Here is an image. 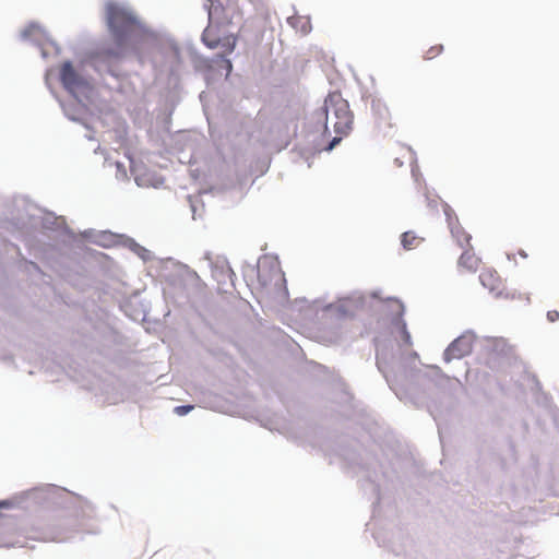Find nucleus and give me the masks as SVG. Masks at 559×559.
Masks as SVG:
<instances>
[{
	"label": "nucleus",
	"instance_id": "obj_1",
	"mask_svg": "<svg viewBox=\"0 0 559 559\" xmlns=\"http://www.w3.org/2000/svg\"><path fill=\"white\" fill-rule=\"evenodd\" d=\"M104 10L114 35H153L146 21L129 3L108 0Z\"/></svg>",
	"mask_w": 559,
	"mask_h": 559
},
{
	"label": "nucleus",
	"instance_id": "obj_2",
	"mask_svg": "<svg viewBox=\"0 0 559 559\" xmlns=\"http://www.w3.org/2000/svg\"><path fill=\"white\" fill-rule=\"evenodd\" d=\"M325 112V131L329 130V124H332L333 130L340 136H335L326 150L331 151L341 140L342 135L347 134L352 128L353 116L349 110L348 103L341 97V95H330L324 102Z\"/></svg>",
	"mask_w": 559,
	"mask_h": 559
},
{
	"label": "nucleus",
	"instance_id": "obj_3",
	"mask_svg": "<svg viewBox=\"0 0 559 559\" xmlns=\"http://www.w3.org/2000/svg\"><path fill=\"white\" fill-rule=\"evenodd\" d=\"M60 81L63 87L73 95L90 90V83L74 70L69 61L61 66Z\"/></svg>",
	"mask_w": 559,
	"mask_h": 559
},
{
	"label": "nucleus",
	"instance_id": "obj_4",
	"mask_svg": "<svg viewBox=\"0 0 559 559\" xmlns=\"http://www.w3.org/2000/svg\"><path fill=\"white\" fill-rule=\"evenodd\" d=\"M474 335L465 333L455 338L444 350L443 359L450 362L453 359H461L469 355L473 350Z\"/></svg>",
	"mask_w": 559,
	"mask_h": 559
},
{
	"label": "nucleus",
	"instance_id": "obj_5",
	"mask_svg": "<svg viewBox=\"0 0 559 559\" xmlns=\"http://www.w3.org/2000/svg\"><path fill=\"white\" fill-rule=\"evenodd\" d=\"M479 281L495 297L503 296L504 283L496 270L484 269L479 274Z\"/></svg>",
	"mask_w": 559,
	"mask_h": 559
},
{
	"label": "nucleus",
	"instance_id": "obj_6",
	"mask_svg": "<svg viewBox=\"0 0 559 559\" xmlns=\"http://www.w3.org/2000/svg\"><path fill=\"white\" fill-rule=\"evenodd\" d=\"M450 212H451V209L447 205L445 214L448 216V224H449L452 237L455 239L456 243L461 248L466 249V248L472 247L471 246L472 236L461 226V224L457 221V217H452Z\"/></svg>",
	"mask_w": 559,
	"mask_h": 559
},
{
	"label": "nucleus",
	"instance_id": "obj_7",
	"mask_svg": "<svg viewBox=\"0 0 559 559\" xmlns=\"http://www.w3.org/2000/svg\"><path fill=\"white\" fill-rule=\"evenodd\" d=\"M481 264V259L478 258L472 250V247L466 248L457 260V270L461 273H476Z\"/></svg>",
	"mask_w": 559,
	"mask_h": 559
},
{
	"label": "nucleus",
	"instance_id": "obj_8",
	"mask_svg": "<svg viewBox=\"0 0 559 559\" xmlns=\"http://www.w3.org/2000/svg\"><path fill=\"white\" fill-rule=\"evenodd\" d=\"M287 23L296 33H300L304 35L310 33L312 29L309 16L295 14L287 19Z\"/></svg>",
	"mask_w": 559,
	"mask_h": 559
},
{
	"label": "nucleus",
	"instance_id": "obj_9",
	"mask_svg": "<svg viewBox=\"0 0 559 559\" xmlns=\"http://www.w3.org/2000/svg\"><path fill=\"white\" fill-rule=\"evenodd\" d=\"M425 238L418 236L414 231H405L401 237V242L404 249L412 250L419 247L424 242Z\"/></svg>",
	"mask_w": 559,
	"mask_h": 559
},
{
	"label": "nucleus",
	"instance_id": "obj_10",
	"mask_svg": "<svg viewBox=\"0 0 559 559\" xmlns=\"http://www.w3.org/2000/svg\"><path fill=\"white\" fill-rule=\"evenodd\" d=\"M372 109H373L374 114L377 115L380 124L383 123V124L391 126L390 112L384 105H382L380 103L373 104Z\"/></svg>",
	"mask_w": 559,
	"mask_h": 559
},
{
	"label": "nucleus",
	"instance_id": "obj_11",
	"mask_svg": "<svg viewBox=\"0 0 559 559\" xmlns=\"http://www.w3.org/2000/svg\"><path fill=\"white\" fill-rule=\"evenodd\" d=\"M44 33H46V28L41 24L37 22H31L24 27L21 35H41Z\"/></svg>",
	"mask_w": 559,
	"mask_h": 559
},
{
	"label": "nucleus",
	"instance_id": "obj_12",
	"mask_svg": "<svg viewBox=\"0 0 559 559\" xmlns=\"http://www.w3.org/2000/svg\"><path fill=\"white\" fill-rule=\"evenodd\" d=\"M230 38L231 37H207V36H204V37H202V40L207 47L215 48L221 44L222 40L229 44Z\"/></svg>",
	"mask_w": 559,
	"mask_h": 559
},
{
	"label": "nucleus",
	"instance_id": "obj_13",
	"mask_svg": "<svg viewBox=\"0 0 559 559\" xmlns=\"http://www.w3.org/2000/svg\"><path fill=\"white\" fill-rule=\"evenodd\" d=\"M442 51V46H433L431 47L427 52L425 58L426 59H432L436 56H438Z\"/></svg>",
	"mask_w": 559,
	"mask_h": 559
},
{
	"label": "nucleus",
	"instance_id": "obj_14",
	"mask_svg": "<svg viewBox=\"0 0 559 559\" xmlns=\"http://www.w3.org/2000/svg\"><path fill=\"white\" fill-rule=\"evenodd\" d=\"M401 333H402L404 343L406 345H412L411 334L408 333V331L406 329V324L404 322H402V325H401Z\"/></svg>",
	"mask_w": 559,
	"mask_h": 559
},
{
	"label": "nucleus",
	"instance_id": "obj_15",
	"mask_svg": "<svg viewBox=\"0 0 559 559\" xmlns=\"http://www.w3.org/2000/svg\"><path fill=\"white\" fill-rule=\"evenodd\" d=\"M191 409H193V405H181L175 407L174 412L179 416H183L188 414Z\"/></svg>",
	"mask_w": 559,
	"mask_h": 559
},
{
	"label": "nucleus",
	"instance_id": "obj_16",
	"mask_svg": "<svg viewBox=\"0 0 559 559\" xmlns=\"http://www.w3.org/2000/svg\"><path fill=\"white\" fill-rule=\"evenodd\" d=\"M547 320L549 322H551V323L558 321L559 320V311H557V310H549L547 312Z\"/></svg>",
	"mask_w": 559,
	"mask_h": 559
},
{
	"label": "nucleus",
	"instance_id": "obj_17",
	"mask_svg": "<svg viewBox=\"0 0 559 559\" xmlns=\"http://www.w3.org/2000/svg\"><path fill=\"white\" fill-rule=\"evenodd\" d=\"M518 253H519L520 257H522L524 259L527 258V254H526V252L524 250H519Z\"/></svg>",
	"mask_w": 559,
	"mask_h": 559
},
{
	"label": "nucleus",
	"instance_id": "obj_18",
	"mask_svg": "<svg viewBox=\"0 0 559 559\" xmlns=\"http://www.w3.org/2000/svg\"><path fill=\"white\" fill-rule=\"evenodd\" d=\"M227 63H228V70H230L231 69V63L229 61H227Z\"/></svg>",
	"mask_w": 559,
	"mask_h": 559
},
{
	"label": "nucleus",
	"instance_id": "obj_19",
	"mask_svg": "<svg viewBox=\"0 0 559 559\" xmlns=\"http://www.w3.org/2000/svg\"><path fill=\"white\" fill-rule=\"evenodd\" d=\"M499 342L506 344V341L503 338H500Z\"/></svg>",
	"mask_w": 559,
	"mask_h": 559
}]
</instances>
